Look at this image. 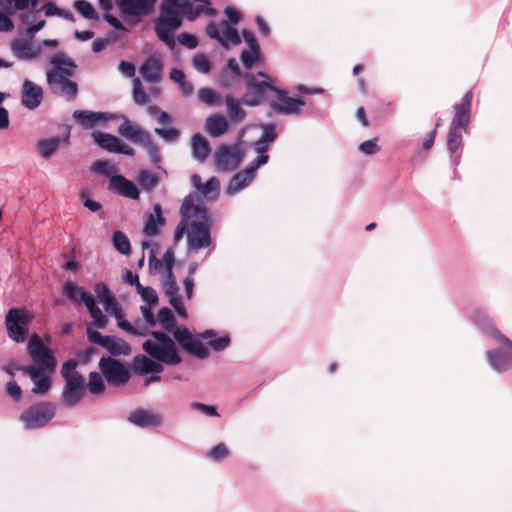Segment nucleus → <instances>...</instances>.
<instances>
[{
    "instance_id": "obj_9",
    "label": "nucleus",
    "mask_w": 512,
    "mask_h": 512,
    "mask_svg": "<svg viewBox=\"0 0 512 512\" xmlns=\"http://www.w3.org/2000/svg\"><path fill=\"white\" fill-rule=\"evenodd\" d=\"M56 406L50 402H42L24 411L20 420L27 430L42 428L55 416Z\"/></svg>"
},
{
    "instance_id": "obj_32",
    "label": "nucleus",
    "mask_w": 512,
    "mask_h": 512,
    "mask_svg": "<svg viewBox=\"0 0 512 512\" xmlns=\"http://www.w3.org/2000/svg\"><path fill=\"white\" fill-rule=\"evenodd\" d=\"M241 100L235 98L232 94L225 96L228 120L231 124H239L246 118V111L242 108Z\"/></svg>"
},
{
    "instance_id": "obj_17",
    "label": "nucleus",
    "mask_w": 512,
    "mask_h": 512,
    "mask_svg": "<svg viewBox=\"0 0 512 512\" xmlns=\"http://www.w3.org/2000/svg\"><path fill=\"white\" fill-rule=\"evenodd\" d=\"M93 141L103 150L112 153L124 154L127 156L134 155V149L125 144L120 138L112 134L94 131L91 134Z\"/></svg>"
},
{
    "instance_id": "obj_48",
    "label": "nucleus",
    "mask_w": 512,
    "mask_h": 512,
    "mask_svg": "<svg viewBox=\"0 0 512 512\" xmlns=\"http://www.w3.org/2000/svg\"><path fill=\"white\" fill-rule=\"evenodd\" d=\"M74 8L86 19H97V13L92 4L85 0H78L74 3Z\"/></svg>"
},
{
    "instance_id": "obj_59",
    "label": "nucleus",
    "mask_w": 512,
    "mask_h": 512,
    "mask_svg": "<svg viewBox=\"0 0 512 512\" xmlns=\"http://www.w3.org/2000/svg\"><path fill=\"white\" fill-rule=\"evenodd\" d=\"M192 409L197 410L207 417H218L219 414L215 406L206 405L203 403L195 402L191 405Z\"/></svg>"
},
{
    "instance_id": "obj_19",
    "label": "nucleus",
    "mask_w": 512,
    "mask_h": 512,
    "mask_svg": "<svg viewBox=\"0 0 512 512\" xmlns=\"http://www.w3.org/2000/svg\"><path fill=\"white\" fill-rule=\"evenodd\" d=\"M85 394V379L84 378H71L65 382L61 401L66 407H75L83 399Z\"/></svg>"
},
{
    "instance_id": "obj_13",
    "label": "nucleus",
    "mask_w": 512,
    "mask_h": 512,
    "mask_svg": "<svg viewBox=\"0 0 512 512\" xmlns=\"http://www.w3.org/2000/svg\"><path fill=\"white\" fill-rule=\"evenodd\" d=\"M243 158L244 151L239 145H221L214 155L216 168L223 172L236 169Z\"/></svg>"
},
{
    "instance_id": "obj_51",
    "label": "nucleus",
    "mask_w": 512,
    "mask_h": 512,
    "mask_svg": "<svg viewBox=\"0 0 512 512\" xmlns=\"http://www.w3.org/2000/svg\"><path fill=\"white\" fill-rule=\"evenodd\" d=\"M192 65L196 71L202 74H208L211 70L209 58L204 54H197L192 59Z\"/></svg>"
},
{
    "instance_id": "obj_27",
    "label": "nucleus",
    "mask_w": 512,
    "mask_h": 512,
    "mask_svg": "<svg viewBox=\"0 0 512 512\" xmlns=\"http://www.w3.org/2000/svg\"><path fill=\"white\" fill-rule=\"evenodd\" d=\"M144 81L149 84H157L162 80L163 64L160 58L152 56L148 58L139 68Z\"/></svg>"
},
{
    "instance_id": "obj_52",
    "label": "nucleus",
    "mask_w": 512,
    "mask_h": 512,
    "mask_svg": "<svg viewBox=\"0 0 512 512\" xmlns=\"http://www.w3.org/2000/svg\"><path fill=\"white\" fill-rule=\"evenodd\" d=\"M77 362L74 359H70L65 362L61 368V375L65 382L71 378H84L81 374L76 371Z\"/></svg>"
},
{
    "instance_id": "obj_28",
    "label": "nucleus",
    "mask_w": 512,
    "mask_h": 512,
    "mask_svg": "<svg viewBox=\"0 0 512 512\" xmlns=\"http://www.w3.org/2000/svg\"><path fill=\"white\" fill-rule=\"evenodd\" d=\"M261 128L262 134L259 139L253 143V148L258 156H269L266 152L277 138L276 126L274 124H262Z\"/></svg>"
},
{
    "instance_id": "obj_47",
    "label": "nucleus",
    "mask_w": 512,
    "mask_h": 512,
    "mask_svg": "<svg viewBox=\"0 0 512 512\" xmlns=\"http://www.w3.org/2000/svg\"><path fill=\"white\" fill-rule=\"evenodd\" d=\"M87 388L91 394L97 395L102 393L105 389V384L102 376L97 372H91L89 374Z\"/></svg>"
},
{
    "instance_id": "obj_44",
    "label": "nucleus",
    "mask_w": 512,
    "mask_h": 512,
    "mask_svg": "<svg viewBox=\"0 0 512 512\" xmlns=\"http://www.w3.org/2000/svg\"><path fill=\"white\" fill-rule=\"evenodd\" d=\"M114 317L117 320L118 327L120 329H122L123 331H125L126 333L131 334V335H141V336L146 334L147 330L145 327L138 329L135 326H133L129 321H127L124 318L122 311Z\"/></svg>"
},
{
    "instance_id": "obj_3",
    "label": "nucleus",
    "mask_w": 512,
    "mask_h": 512,
    "mask_svg": "<svg viewBox=\"0 0 512 512\" xmlns=\"http://www.w3.org/2000/svg\"><path fill=\"white\" fill-rule=\"evenodd\" d=\"M142 248L144 251H148L150 272L161 275L162 289L165 295L169 297V303L179 316L186 318L187 311L178 293L179 288L172 273L175 262L173 249H167L163 255V259L159 260L156 258L158 247L153 241H143Z\"/></svg>"
},
{
    "instance_id": "obj_56",
    "label": "nucleus",
    "mask_w": 512,
    "mask_h": 512,
    "mask_svg": "<svg viewBox=\"0 0 512 512\" xmlns=\"http://www.w3.org/2000/svg\"><path fill=\"white\" fill-rule=\"evenodd\" d=\"M99 303H102L105 310L112 316H116L122 311L116 298L113 295L104 298L103 300L99 301Z\"/></svg>"
},
{
    "instance_id": "obj_8",
    "label": "nucleus",
    "mask_w": 512,
    "mask_h": 512,
    "mask_svg": "<svg viewBox=\"0 0 512 512\" xmlns=\"http://www.w3.org/2000/svg\"><path fill=\"white\" fill-rule=\"evenodd\" d=\"M34 315L25 308H11L6 314L5 324L9 338L17 343H23L28 334V325Z\"/></svg>"
},
{
    "instance_id": "obj_18",
    "label": "nucleus",
    "mask_w": 512,
    "mask_h": 512,
    "mask_svg": "<svg viewBox=\"0 0 512 512\" xmlns=\"http://www.w3.org/2000/svg\"><path fill=\"white\" fill-rule=\"evenodd\" d=\"M73 119L85 129H92L96 126H102L106 122L118 120V114L108 112H94L89 110H75L72 114Z\"/></svg>"
},
{
    "instance_id": "obj_2",
    "label": "nucleus",
    "mask_w": 512,
    "mask_h": 512,
    "mask_svg": "<svg viewBox=\"0 0 512 512\" xmlns=\"http://www.w3.org/2000/svg\"><path fill=\"white\" fill-rule=\"evenodd\" d=\"M195 195H187L180 209L181 220L176 227L174 240L178 242L184 235L187 250L199 251L211 245L210 216L202 204H196Z\"/></svg>"
},
{
    "instance_id": "obj_50",
    "label": "nucleus",
    "mask_w": 512,
    "mask_h": 512,
    "mask_svg": "<svg viewBox=\"0 0 512 512\" xmlns=\"http://www.w3.org/2000/svg\"><path fill=\"white\" fill-rule=\"evenodd\" d=\"M113 245L121 254H128L130 252L129 240L121 231L114 232Z\"/></svg>"
},
{
    "instance_id": "obj_16",
    "label": "nucleus",
    "mask_w": 512,
    "mask_h": 512,
    "mask_svg": "<svg viewBox=\"0 0 512 512\" xmlns=\"http://www.w3.org/2000/svg\"><path fill=\"white\" fill-rule=\"evenodd\" d=\"M28 353L34 363L39 365V368H47L49 371H54L56 361L51 354V351L41 342V339L34 335L28 343Z\"/></svg>"
},
{
    "instance_id": "obj_10",
    "label": "nucleus",
    "mask_w": 512,
    "mask_h": 512,
    "mask_svg": "<svg viewBox=\"0 0 512 512\" xmlns=\"http://www.w3.org/2000/svg\"><path fill=\"white\" fill-rule=\"evenodd\" d=\"M268 160L269 156H257L244 170L232 177L226 189V194L232 196L248 187L253 181L256 171L265 165Z\"/></svg>"
},
{
    "instance_id": "obj_34",
    "label": "nucleus",
    "mask_w": 512,
    "mask_h": 512,
    "mask_svg": "<svg viewBox=\"0 0 512 512\" xmlns=\"http://www.w3.org/2000/svg\"><path fill=\"white\" fill-rule=\"evenodd\" d=\"M210 151V143L204 136L199 133L193 135L191 141V153L192 157L196 161L203 162L209 155Z\"/></svg>"
},
{
    "instance_id": "obj_24",
    "label": "nucleus",
    "mask_w": 512,
    "mask_h": 512,
    "mask_svg": "<svg viewBox=\"0 0 512 512\" xmlns=\"http://www.w3.org/2000/svg\"><path fill=\"white\" fill-rule=\"evenodd\" d=\"M23 371L29 375L34 386L32 392L35 394L46 393L51 386V380L49 377V371L47 368H39L35 366H27L23 368Z\"/></svg>"
},
{
    "instance_id": "obj_14",
    "label": "nucleus",
    "mask_w": 512,
    "mask_h": 512,
    "mask_svg": "<svg viewBox=\"0 0 512 512\" xmlns=\"http://www.w3.org/2000/svg\"><path fill=\"white\" fill-rule=\"evenodd\" d=\"M99 368L108 383L114 386L126 384L130 378L125 365L111 357H102L99 361Z\"/></svg>"
},
{
    "instance_id": "obj_49",
    "label": "nucleus",
    "mask_w": 512,
    "mask_h": 512,
    "mask_svg": "<svg viewBox=\"0 0 512 512\" xmlns=\"http://www.w3.org/2000/svg\"><path fill=\"white\" fill-rule=\"evenodd\" d=\"M136 291L141 296L142 300L145 301L146 303L157 304L158 295L153 288L149 286L145 287L141 285L140 282H137Z\"/></svg>"
},
{
    "instance_id": "obj_22",
    "label": "nucleus",
    "mask_w": 512,
    "mask_h": 512,
    "mask_svg": "<svg viewBox=\"0 0 512 512\" xmlns=\"http://www.w3.org/2000/svg\"><path fill=\"white\" fill-rule=\"evenodd\" d=\"M13 54L20 60H33L41 56L42 48L32 39H15L11 42Z\"/></svg>"
},
{
    "instance_id": "obj_46",
    "label": "nucleus",
    "mask_w": 512,
    "mask_h": 512,
    "mask_svg": "<svg viewBox=\"0 0 512 512\" xmlns=\"http://www.w3.org/2000/svg\"><path fill=\"white\" fill-rule=\"evenodd\" d=\"M464 130L450 126V130L447 137V147L449 151H456L462 144V132Z\"/></svg>"
},
{
    "instance_id": "obj_15",
    "label": "nucleus",
    "mask_w": 512,
    "mask_h": 512,
    "mask_svg": "<svg viewBox=\"0 0 512 512\" xmlns=\"http://www.w3.org/2000/svg\"><path fill=\"white\" fill-rule=\"evenodd\" d=\"M277 100L270 103L271 109L282 115H299L302 107L306 104L302 97H290L281 89H274Z\"/></svg>"
},
{
    "instance_id": "obj_41",
    "label": "nucleus",
    "mask_w": 512,
    "mask_h": 512,
    "mask_svg": "<svg viewBox=\"0 0 512 512\" xmlns=\"http://www.w3.org/2000/svg\"><path fill=\"white\" fill-rule=\"evenodd\" d=\"M260 47H250L241 52L240 59L246 69H251L260 60Z\"/></svg>"
},
{
    "instance_id": "obj_43",
    "label": "nucleus",
    "mask_w": 512,
    "mask_h": 512,
    "mask_svg": "<svg viewBox=\"0 0 512 512\" xmlns=\"http://www.w3.org/2000/svg\"><path fill=\"white\" fill-rule=\"evenodd\" d=\"M161 323L162 327L168 331L173 330V332L178 328L176 326V322L171 310L167 307L161 308L158 312V317L156 318Z\"/></svg>"
},
{
    "instance_id": "obj_1",
    "label": "nucleus",
    "mask_w": 512,
    "mask_h": 512,
    "mask_svg": "<svg viewBox=\"0 0 512 512\" xmlns=\"http://www.w3.org/2000/svg\"><path fill=\"white\" fill-rule=\"evenodd\" d=\"M200 14L209 16L216 14V11L210 7L209 0H164L155 22L156 35L170 49H174L176 45L174 32L181 26L182 16L193 21Z\"/></svg>"
},
{
    "instance_id": "obj_38",
    "label": "nucleus",
    "mask_w": 512,
    "mask_h": 512,
    "mask_svg": "<svg viewBox=\"0 0 512 512\" xmlns=\"http://www.w3.org/2000/svg\"><path fill=\"white\" fill-rule=\"evenodd\" d=\"M85 306L87 307L89 314L93 319L92 324L99 329L105 328L107 319L100 308L96 306L94 296L88 297Z\"/></svg>"
},
{
    "instance_id": "obj_55",
    "label": "nucleus",
    "mask_w": 512,
    "mask_h": 512,
    "mask_svg": "<svg viewBox=\"0 0 512 512\" xmlns=\"http://www.w3.org/2000/svg\"><path fill=\"white\" fill-rule=\"evenodd\" d=\"M208 455L215 461H221L229 456V449L224 443H219L209 451Z\"/></svg>"
},
{
    "instance_id": "obj_29",
    "label": "nucleus",
    "mask_w": 512,
    "mask_h": 512,
    "mask_svg": "<svg viewBox=\"0 0 512 512\" xmlns=\"http://www.w3.org/2000/svg\"><path fill=\"white\" fill-rule=\"evenodd\" d=\"M133 370L138 375L161 373L163 364L150 356L139 355L133 359Z\"/></svg>"
},
{
    "instance_id": "obj_64",
    "label": "nucleus",
    "mask_w": 512,
    "mask_h": 512,
    "mask_svg": "<svg viewBox=\"0 0 512 512\" xmlns=\"http://www.w3.org/2000/svg\"><path fill=\"white\" fill-rule=\"evenodd\" d=\"M93 168L95 171L107 176L112 175L115 172V167L109 162L103 160L96 161L93 164Z\"/></svg>"
},
{
    "instance_id": "obj_36",
    "label": "nucleus",
    "mask_w": 512,
    "mask_h": 512,
    "mask_svg": "<svg viewBox=\"0 0 512 512\" xmlns=\"http://www.w3.org/2000/svg\"><path fill=\"white\" fill-rule=\"evenodd\" d=\"M104 348L107 349L112 355L126 356L131 353V348L129 344L115 336H107Z\"/></svg>"
},
{
    "instance_id": "obj_60",
    "label": "nucleus",
    "mask_w": 512,
    "mask_h": 512,
    "mask_svg": "<svg viewBox=\"0 0 512 512\" xmlns=\"http://www.w3.org/2000/svg\"><path fill=\"white\" fill-rule=\"evenodd\" d=\"M379 150L380 147L377 144V139H370L359 145V151L364 155H373L379 152Z\"/></svg>"
},
{
    "instance_id": "obj_37",
    "label": "nucleus",
    "mask_w": 512,
    "mask_h": 512,
    "mask_svg": "<svg viewBox=\"0 0 512 512\" xmlns=\"http://www.w3.org/2000/svg\"><path fill=\"white\" fill-rule=\"evenodd\" d=\"M61 143L59 137H52L39 140L37 144L39 155L44 159L51 158L58 150Z\"/></svg>"
},
{
    "instance_id": "obj_21",
    "label": "nucleus",
    "mask_w": 512,
    "mask_h": 512,
    "mask_svg": "<svg viewBox=\"0 0 512 512\" xmlns=\"http://www.w3.org/2000/svg\"><path fill=\"white\" fill-rule=\"evenodd\" d=\"M473 100V93L468 91L461 99L460 103L453 106V119L451 126L466 131L470 122V112Z\"/></svg>"
},
{
    "instance_id": "obj_12",
    "label": "nucleus",
    "mask_w": 512,
    "mask_h": 512,
    "mask_svg": "<svg viewBox=\"0 0 512 512\" xmlns=\"http://www.w3.org/2000/svg\"><path fill=\"white\" fill-rule=\"evenodd\" d=\"M207 35L216 40L222 47L229 49L232 46H237L241 43L236 27L229 24L227 21H222L218 24L210 23L206 28Z\"/></svg>"
},
{
    "instance_id": "obj_40",
    "label": "nucleus",
    "mask_w": 512,
    "mask_h": 512,
    "mask_svg": "<svg viewBox=\"0 0 512 512\" xmlns=\"http://www.w3.org/2000/svg\"><path fill=\"white\" fill-rule=\"evenodd\" d=\"M64 293L67 295V297L73 301H83L84 304L86 303L88 297H92L93 295L90 293H87L83 288L78 287L74 283H67L64 286Z\"/></svg>"
},
{
    "instance_id": "obj_39",
    "label": "nucleus",
    "mask_w": 512,
    "mask_h": 512,
    "mask_svg": "<svg viewBox=\"0 0 512 512\" xmlns=\"http://www.w3.org/2000/svg\"><path fill=\"white\" fill-rule=\"evenodd\" d=\"M472 320L473 322L481 328L483 331H485L490 337L492 338V330H497L488 314L483 310H475L472 314Z\"/></svg>"
},
{
    "instance_id": "obj_23",
    "label": "nucleus",
    "mask_w": 512,
    "mask_h": 512,
    "mask_svg": "<svg viewBox=\"0 0 512 512\" xmlns=\"http://www.w3.org/2000/svg\"><path fill=\"white\" fill-rule=\"evenodd\" d=\"M118 119H122V124L118 127V133L127 140L135 144H142L147 141L150 134L142 129L138 124L131 122L125 115L118 114Z\"/></svg>"
},
{
    "instance_id": "obj_31",
    "label": "nucleus",
    "mask_w": 512,
    "mask_h": 512,
    "mask_svg": "<svg viewBox=\"0 0 512 512\" xmlns=\"http://www.w3.org/2000/svg\"><path fill=\"white\" fill-rule=\"evenodd\" d=\"M129 421L142 428L157 427L162 423V417L144 409H137L130 414Z\"/></svg>"
},
{
    "instance_id": "obj_33",
    "label": "nucleus",
    "mask_w": 512,
    "mask_h": 512,
    "mask_svg": "<svg viewBox=\"0 0 512 512\" xmlns=\"http://www.w3.org/2000/svg\"><path fill=\"white\" fill-rule=\"evenodd\" d=\"M229 122L223 115L216 114L206 119L205 128L211 137L217 138L228 131Z\"/></svg>"
},
{
    "instance_id": "obj_54",
    "label": "nucleus",
    "mask_w": 512,
    "mask_h": 512,
    "mask_svg": "<svg viewBox=\"0 0 512 512\" xmlns=\"http://www.w3.org/2000/svg\"><path fill=\"white\" fill-rule=\"evenodd\" d=\"M138 181L143 188L150 189L156 186L158 179L156 175L151 172L141 171L138 176Z\"/></svg>"
},
{
    "instance_id": "obj_42",
    "label": "nucleus",
    "mask_w": 512,
    "mask_h": 512,
    "mask_svg": "<svg viewBox=\"0 0 512 512\" xmlns=\"http://www.w3.org/2000/svg\"><path fill=\"white\" fill-rule=\"evenodd\" d=\"M198 98L209 106H217L221 103V96L211 88H201L198 91Z\"/></svg>"
},
{
    "instance_id": "obj_26",
    "label": "nucleus",
    "mask_w": 512,
    "mask_h": 512,
    "mask_svg": "<svg viewBox=\"0 0 512 512\" xmlns=\"http://www.w3.org/2000/svg\"><path fill=\"white\" fill-rule=\"evenodd\" d=\"M42 99V88L30 80H24L21 89L22 105L29 110H34L41 104Z\"/></svg>"
},
{
    "instance_id": "obj_58",
    "label": "nucleus",
    "mask_w": 512,
    "mask_h": 512,
    "mask_svg": "<svg viewBox=\"0 0 512 512\" xmlns=\"http://www.w3.org/2000/svg\"><path fill=\"white\" fill-rule=\"evenodd\" d=\"M151 116H154L159 124H169L171 117L165 111L160 110L157 106H150L147 109Z\"/></svg>"
},
{
    "instance_id": "obj_20",
    "label": "nucleus",
    "mask_w": 512,
    "mask_h": 512,
    "mask_svg": "<svg viewBox=\"0 0 512 512\" xmlns=\"http://www.w3.org/2000/svg\"><path fill=\"white\" fill-rule=\"evenodd\" d=\"M192 186L195 188L196 204H200L199 196L206 200H216L219 196L220 184L216 177H211L206 183H202L198 174L191 176Z\"/></svg>"
},
{
    "instance_id": "obj_25",
    "label": "nucleus",
    "mask_w": 512,
    "mask_h": 512,
    "mask_svg": "<svg viewBox=\"0 0 512 512\" xmlns=\"http://www.w3.org/2000/svg\"><path fill=\"white\" fill-rule=\"evenodd\" d=\"M156 4V0H120L121 12L128 16L138 17L149 15Z\"/></svg>"
},
{
    "instance_id": "obj_11",
    "label": "nucleus",
    "mask_w": 512,
    "mask_h": 512,
    "mask_svg": "<svg viewBox=\"0 0 512 512\" xmlns=\"http://www.w3.org/2000/svg\"><path fill=\"white\" fill-rule=\"evenodd\" d=\"M248 91L243 97V104L249 107L261 105L267 97L269 91L274 92V85L267 80H258L252 75L245 77Z\"/></svg>"
},
{
    "instance_id": "obj_63",
    "label": "nucleus",
    "mask_w": 512,
    "mask_h": 512,
    "mask_svg": "<svg viewBox=\"0 0 512 512\" xmlns=\"http://www.w3.org/2000/svg\"><path fill=\"white\" fill-rule=\"evenodd\" d=\"M177 39L181 45H183L189 49H193V48L197 47V45H198V40H197L196 36H194L192 34L181 33L178 35Z\"/></svg>"
},
{
    "instance_id": "obj_30",
    "label": "nucleus",
    "mask_w": 512,
    "mask_h": 512,
    "mask_svg": "<svg viewBox=\"0 0 512 512\" xmlns=\"http://www.w3.org/2000/svg\"><path fill=\"white\" fill-rule=\"evenodd\" d=\"M109 187L124 197L131 199H137L139 197L137 186L121 175L112 176L110 178Z\"/></svg>"
},
{
    "instance_id": "obj_35",
    "label": "nucleus",
    "mask_w": 512,
    "mask_h": 512,
    "mask_svg": "<svg viewBox=\"0 0 512 512\" xmlns=\"http://www.w3.org/2000/svg\"><path fill=\"white\" fill-rule=\"evenodd\" d=\"M164 224V218L162 216V209L159 204H156L153 208V212L147 218L144 226V234L147 237L154 236L157 234L160 226Z\"/></svg>"
},
{
    "instance_id": "obj_45",
    "label": "nucleus",
    "mask_w": 512,
    "mask_h": 512,
    "mask_svg": "<svg viewBox=\"0 0 512 512\" xmlns=\"http://www.w3.org/2000/svg\"><path fill=\"white\" fill-rule=\"evenodd\" d=\"M132 96H133L134 102L138 105H145L150 100L149 94L144 91L139 78H135L133 80Z\"/></svg>"
},
{
    "instance_id": "obj_4",
    "label": "nucleus",
    "mask_w": 512,
    "mask_h": 512,
    "mask_svg": "<svg viewBox=\"0 0 512 512\" xmlns=\"http://www.w3.org/2000/svg\"><path fill=\"white\" fill-rule=\"evenodd\" d=\"M174 338L182 349L200 359H205L210 355L209 347L215 352H221L230 345V338L227 334L219 336L216 331L211 329L193 336L187 328H177L174 331Z\"/></svg>"
},
{
    "instance_id": "obj_5",
    "label": "nucleus",
    "mask_w": 512,
    "mask_h": 512,
    "mask_svg": "<svg viewBox=\"0 0 512 512\" xmlns=\"http://www.w3.org/2000/svg\"><path fill=\"white\" fill-rule=\"evenodd\" d=\"M49 64L51 69L46 77L51 92L73 100L78 91L76 82L70 79L76 68L74 60L64 53H57L50 58Z\"/></svg>"
},
{
    "instance_id": "obj_62",
    "label": "nucleus",
    "mask_w": 512,
    "mask_h": 512,
    "mask_svg": "<svg viewBox=\"0 0 512 512\" xmlns=\"http://www.w3.org/2000/svg\"><path fill=\"white\" fill-rule=\"evenodd\" d=\"M155 304H144L143 306H141V313H142V316L145 320V322L149 325V326H154L157 322V319L156 317L154 316L153 314V306Z\"/></svg>"
},
{
    "instance_id": "obj_57",
    "label": "nucleus",
    "mask_w": 512,
    "mask_h": 512,
    "mask_svg": "<svg viewBox=\"0 0 512 512\" xmlns=\"http://www.w3.org/2000/svg\"><path fill=\"white\" fill-rule=\"evenodd\" d=\"M141 145L147 150L151 162L157 164L160 161V154L157 146L151 140V137L149 136L147 141H144Z\"/></svg>"
},
{
    "instance_id": "obj_61",
    "label": "nucleus",
    "mask_w": 512,
    "mask_h": 512,
    "mask_svg": "<svg viewBox=\"0 0 512 512\" xmlns=\"http://www.w3.org/2000/svg\"><path fill=\"white\" fill-rule=\"evenodd\" d=\"M155 133L164 141H173L178 137V131L174 127L155 128Z\"/></svg>"
},
{
    "instance_id": "obj_6",
    "label": "nucleus",
    "mask_w": 512,
    "mask_h": 512,
    "mask_svg": "<svg viewBox=\"0 0 512 512\" xmlns=\"http://www.w3.org/2000/svg\"><path fill=\"white\" fill-rule=\"evenodd\" d=\"M176 343L167 333L153 331L142 348L148 356L163 365L175 366L182 362Z\"/></svg>"
},
{
    "instance_id": "obj_7",
    "label": "nucleus",
    "mask_w": 512,
    "mask_h": 512,
    "mask_svg": "<svg viewBox=\"0 0 512 512\" xmlns=\"http://www.w3.org/2000/svg\"><path fill=\"white\" fill-rule=\"evenodd\" d=\"M492 339L497 347L486 353L490 368L498 373L512 369V341L498 330H492Z\"/></svg>"
},
{
    "instance_id": "obj_53",
    "label": "nucleus",
    "mask_w": 512,
    "mask_h": 512,
    "mask_svg": "<svg viewBox=\"0 0 512 512\" xmlns=\"http://www.w3.org/2000/svg\"><path fill=\"white\" fill-rule=\"evenodd\" d=\"M29 0H0V6H3L10 13L28 8Z\"/></svg>"
}]
</instances>
